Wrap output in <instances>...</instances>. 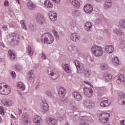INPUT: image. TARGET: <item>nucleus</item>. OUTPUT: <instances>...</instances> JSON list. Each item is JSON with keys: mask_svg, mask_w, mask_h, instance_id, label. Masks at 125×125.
I'll list each match as a JSON object with an SVG mask.
<instances>
[{"mask_svg": "<svg viewBox=\"0 0 125 125\" xmlns=\"http://www.w3.org/2000/svg\"><path fill=\"white\" fill-rule=\"evenodd\" d=\"M77 68V72L78 74H82L84 71V65L80 62L75 61L73 62Z\"/></svg>", "mask_w": 125, "mask_h": 125, "instance_id": "4", "label": "nucleus"}, {"mask_svg": "<svg viewBox=\"0 0 125 125\" xmlns=\"http://www.w3.org/2000/svg\"><path fill=\"white\" fill-rule=\"evenodd\" d=\"M36 19L40 25H43L45 23V18L40 14H37L36 16Z\"/></svg>", "mask_w": 125, "mask_h": 125, "instance_id": "9", "label": "nucleus"}, {"mask_svg": "<svg viewBox=\"0 0 125 125\" xmlns=\"http://www.w3.org/2000/svg\"><path fill=\"white\" fill-rule=\"evenodd\" d=\"M53 6V4L50 1H49L48 4L47 5V8H51Z\"/></svg>", "mask_w": 125, "mask_h": 125, "instance_id": "45", "label": "nucleus"}, {"mask_svg": "<svg viewBox=\"0 0 125 125\" xmlns=\"http://www.w3.org/2000/svg\"><path fill=\"white\" fill-rule=\"evenodd\" d=\"M16 69L17 70V71H21V70L23 69V67L20 65H17L16 66Z\"/></svg>", "mask_w": 125, "mask_h": 125, "instance_id": "48", "label": "nucleus"}, {"mask_svg": "<svg viewBox=\"0 0 125 125\" xmlns=\"http://www.w3.org/2000/svg\"><path fill=\"white\" fill-rule=\"evenodd\" d=\"M22 120L23 122V124L25 125H31V118L28 117L27 114H22Z\"/></svg>", "mask_w": 125, "mask_h": 125, "instance_id": "10", "label": "nucleus"}, {"mask_svg": "<svg viewBox=\"0 0 125 125\" xmlns=\"http://www.w3.org/2000/svg\"><path fill=\"white\" fill-rule=\"evenodd\" d=\"M33 76H34V71L33 70H30L28 72V80L31 82L36 81V78L33 77Z\"/></svg>", "mask_w": 125, "mask_h": 125, "instance_id": "19", "label": "nucleus"}, {"mask_svg": "<svg viewBox=\"0 0 125 125\" xmlns=\"http://www.w3.org/2000/svg\"><path fill=\"white\" fill-rule=\"evenodd\" d=\"M121 42V46H122V48H125V40H122Z\"/></svg>", "mask_w": 125, "mask_h": 125, "instance_id": "51", "label": "nucleus"}, {"mask_svg": "<svg viewBox=\"0 0 125 125\" xmlns=\"http://www.w3.org/2000/svg\"><path fill=\"white\" fill-rule=\"evenodd\" d=\"M4 4L5 6H8V1L7 0L5 1V2H4Z\"/></svg>", "mask_w": 125, "mask_h": 125, "instance_id": "62", "label": "nucleus"}, {"mask_svg": "<svg viewBox=\"0 0 125 125\" xmlns=\"http://www.w3.org/2000/svg\"><path fill=\"white\" fill-rule=\"evenodd\" d=\"M0 114H1L2 116L4 115V109H3L2 106H0Z\"/></svg>", "mask_w": 125, "mask_h": 125, "instance_id": "43", "label": "nucleus"}, {"mask_svg": "<svg viewBox=\"0 0 125 125\" xmlns=\"http://www.w3.org/2000/svg\"><path fill=\"white\" fill-rule=\"evenodd\" d=\"M97 94L98 96H102V95H103V93H102L101 91H98Z\"/></svg>", "mask_w": 125, "mask_h": 125, "instance_id": "58", "label": "nucleus"}, {"mask_svg": "<svg viewBox=\"0 0 125 125\" xmlns=\"http://www.w3.org/2000/svg\"><path fill=\"white\" fill-rule=\"evenodd\" d=\"M10 93V88L4 83H0V94L8 95Z\"/></svg>", "mask_w": 125, "mask_h": 125, "instance_id": "2", "label": "nucleus"}, {"mask_svg": "<svg viewBox=\"0 0 125 125\" xmlns=\"http://www.w3.org/2000/svg\"><path fill=\"white\" fill-rule=\"evenodd\" d=\"M91 118L90 117H83L82 119L83 120V121H89Z\"/></svg>", "mask_w": 125, "mask_h": 125, "instance_id": "50", "label": "nucleus"}, {"mask_svg": "<svg viewBox=\"0 0 125 125\" xmlns=\"http://www.w3.org/2000/svg\"><path fill=\"white\" fill-rule=\"evenodd\" d=\"M91 50L93 52V54L97 57H99L103 54V50L102 49V48L99 46L96 45H93L91 48Z\"/></svg>", "mask_w": 125, "mask_h": 125, "instance_id": "3", "label": "nucleus"}, {"mask_svg": "<svg viewBox=\"0 0 125 125\" xmlns=\"http://www.w3.org/2000/svg\"><path fill=\"white\" fill-rule=\"evenodd\" d=\"M33 123L36 125H40L42 122V118L39 115H35L33 117Z\"/></svg>", "mask_w": 125, "mask_h": 125, "instance_id": "17", "label": "nucleus"}, {"mask_svg": "<svg viewBox=\"0 0 125 125\" xmlns=\"http://www.w3.org/2000/svg\"><path fill=\"white\" fill-rule=\"evenodd\" d=\"M28 51L29 56H33V55H34V51H33V48H32L30 46H28Z\"/></svg>", "mask_w": 125, "mask_h": 125, "instance_id": "34", "label": "nucleus"}, {"mask_svg": "<svg viewBox=\"0 0 125 125\" xmlns=\"http://www.w3.org/2000/svg\"><path fill=\"white\" fill-rule=\"evenodd\" d=\"M84 83H86V84H88V85H89L90 86H92L93 87V86L91 84V83L89 82H87L86 81H84Z\"/></svg>", "mask_w": 125, "mask_h": 125, "instance_id": "57", "label": "nucleus"}, {"mask_svg": "<svg viewBox=\"0 0 125 125\" xmlns=\"http://www.w3.org/2000/svg\"><path fill=\"white\" fill-rule=\"evenodd\" d=\"M120 125H125V120H121L120 121Z\"/></svg>", "mask_w": 125, "mask_h": 125, "instance_id": "61", "label": "nucleus"}, {"mask_svg": "<svg viewBox=\"0 0 125 125\" xmlns=\"http://www.w3.org/2000/svg\"><path fill=\"white\" fill-rule=\"evenodd\" d=\"M119 25L121 28H125V20H121L119 21Z\"/></svg>", "mask_w": 125, "mask_h": 125, "instance_id": "39", "label": "nucleus"}, {"mask_svg": "<svg viewBox=\"0 0 125 125\" xmlns=\"http://www.w3.org/2000/svg\"><path fill=\"white\" fill-rule=\"evenodd\" d=\"M83 104L87 109H92L95 106L94 103L89 100H85L83 102Z\"/></svg>", "mask_w": 125, "mask_h": 125, "instance_id": "12", "label": "nucleus"}, {"mask_svg": "<svg viewBox=\"0 0 125 125\" xmlns=\"http://www.w3.org/2000/svg\"><path fill=\"white\" fill-rule=\"evenodd\" d=\"M26 1H27V5L29 9H33V8H35L36 7V4L32 2L31 0H26Z\"/></svg>", "mask_w": 125, "mask_h": 125, "instance_id": "22", "label": "nucleus"}, {"mask_svg": "<svg viewBox=\"0 0 125 125\" xmlns=\"http://www.w3.org/2000/svg\"><path fill=\"white\" fill-rule=\"evenodd\" d=\"M42 59L45 60L46 59V57L45 56V54L42 53Z\"/></svg>", "mask_w": 125, "mask_h": 125, "instance_id": "54", "label": "nucleus"}, {"mask_svg": "<svg viewBox=\"0 0 125 125\" xmlns=\"http://www.w3.org/2000/svg\"><path fill=\"white\" fill-rule=\"evenodd\" d=\"M49 0H46V1L44 2V5H45V6H46V7H47V5L48 4V2H49Z\"/></svg>", "mask_w": 125, "mask_h": 125, "instance_id": "60", "label": "nucleus"}, {"mask_svg": "<svg viewBox=\"0 0 125 125\" xmlns=\"http://www.w3.org/2000/svg\"><path fill=\"white\" fill-rule=\"evenodd\" d=\"M3 30L4 31H7V30H8V28L7 27V25H5L3 26Z\"/></svg>", "mask_w": 125, "mask_h": 125, "instance_id": "52", "label": "nucleus"}, {"mask_svg": "<svg viewBox=\"0 0 125 125\" xmlns=\"http://www.w3.org/2000/svg\"><path fill=\"white\" fill-rule=\"evenodd\" d=\"M52 1H54L55 3H60V0H52Z\"/></svg>", "mask_w": 125, "mask_h": 125, "instance_id": "59", "label": "nucleus"}, {"mask_svg": "<svg viewBox=\"0 0 125 125\" xmlns=\"http://www.w3.org/2000/svg\"><path fill=\"white\" fill-rule=\"evenodd\" d=\"M18 114H19V116H20L21 115V114H22V110L19 108L18 110Z\"/></svg>", "mask_w": 125, "mask_h": 125, "instance_id": "63", "label": "nucleus"}, {"mask_svg": "<svg viewBox=\"0 0 125 125\" xmlns=\"http://www.w3.org/2000/svg\"><path fill=\"white\" fill-rule=\"evenodd\" d=\"M53 68L51 67H49L47 69V73L48 75L52 76V75H53Z\"/></svg>", "mask_w": 125, "mask_h": 125, "instance_id": "38", "label": "nucleus"}, {"mask_svg": "<svg viewBox=\"0 0 125 125\" xmlns=\"http://www.w3.org/2000/svg\"><path fill=\"white\" fill-rule=\"evenodd\" d=\"M46 95L49 96V97H52V94H51V92L50 90H48L46 92Z\"/></svg>", "mask_w": 125, "mask_h": 125, "instance_id": "46", "label": "nucleus"}, {"mask_svg": "<svg viewBox=\"0 0 125 125\" xmlns=\"http://www.w3.org/2000/svg\"><path fill=\"white\" fill-rule=\"evenodd\" d=\"M101 106L102 107H107V106H109V103H108V100H105L102 102L101 103Z\"/></svg>", "mask_w": 125, "mask_h": 125, "instance_id": "32", "label": "nucleus"}, {"mask_svg": "<svg viewBox=\"0 0 125 125\" xmlns=\"http://www.w3.org/2000/svg\"><path fill=\"white\" fill-rule=\"evenodd\" d=\"M20 23L21 25L22 29L26 30V31L28 30V28H26V25L25 24V21L24 20L21 21Z\"/></svg>", "mask_w": 125, "mask_h": 125, "instance_id": "35", "label": "nucleus"}, {"mask_svg": "<svg viewBox=\"0 0 125 125\" xmlns=\"http://www.w3.org/2000/svg\"><path fill=\"white\" fill-rule=\"evenodd\" d=\"M105 82L109 83L110 82V75L108 73H105L104 75Z\"/></svg>", "mask_w": 125, "mask_h": 125, "instance_id": "40", "label": "nucleus"}, {"mask_svg": "<svg viewBox=\"0 0 125 125\" xmlns=\"http://www.w3.org/2000/svg\"><path fill=\"white\" fill-rule=\"evenodd\" d=\"M28 28L32 32H34L35 30H37V26L34 23H29L28 24Z\"/></svg>", "mask_w": 125, "mask_h": 125, "instance_id": "27", "label": "nucleus"}, {"mask_svg": "<svg viewBox=\"0 0 125 125\" xmlns=\"http://www.w3.org/2000/svg\"><path fill=\"white\" fill-rule=\"evenodd\" d=\"M54 35H55V37L57 38V39H59V36H58V33H57V32L55 31L54 32Z\"/></svg>", "mask_w": 125, "mask_h": 125, "instance_id": "55", "label": "nucleus"}, {"mask_svg": "<svg viewBox=\"0 0 125 125\" xmlns=\"http://www.w3.org/2000/svg\"><path fill=\"white\" fill-rule=\"evenodd\" d=\"M72 95L77 101H81V100L83 99V96H82V94L78 92H73Z\"/></svg>", "mask_w": 125, "mask_h": 125, "instance_id": "16", "label": "nucleus"}, {"mask_svg": "<svg viewBox=\"0 0 125 125\" xmlns=\"http://www.w3.org/2000/svg\"><path fill=\"white\" fill-rule=\"evenodd\" d=\"M118 103L120 105H125V93L123 91L119 93Z\"/></svg>", "mask_w": 125, "mask_h": 125, "instance_id": "6", "label": "nucleus"}, {"mask_svg": "<svg viewBox=\"0 0 125 125\" xmlns=\"http://www.w3.org/2000/svg\"><path fill=\"white\" fill-rule=\"evenodd\" d=\"M63 68L66 73H67V74L71 73V67H70V65H69V64H65L63 66Z\"/></svg>", "mask_w": 125, "mask_h": 125, "instance_id": "26", "label": "nucleus"}, {"mask_svg": "<svg viewBox=\"0 0 125 125\" xmlns=\"http://www.w3.org/2000/svg\"><path fill=\"white\" fill-rule=\"evenodd\" d=\"M92 28V24L90 22H87L85 24V28L87 32L90 31V29Z\"/></svg>", "mask_w": 125, "mask_h": 125, "instance_id": "24", "label": "nucleus"}, {"mask_svg": "<svg viewBox=\"0 0 125 125\" xmlns=\"http://www.w3.org/2000/svg\"><path fill=\"white\" fill-rule=\"evenodd\" d=\"M72 4L74 7H80L81 6V3L79 1L75 0L72 1Z\"/></svg>", "mask_w": 125, "mask_h": 125, "instance_id": "28", "label": "nucleus"}, {"mask_svg": "<svg viewBox=\"0 0 125 125\" xmlns=\"http://www.w3.org/2000/svg\"><path fill=\"white\" fill-rule=\"evenodd\" d=\"M51 79H52V80H57V79H58V75H56V74H54V72L53 73V74H52V75H51Z\"/></svg>", "mask_w": 125, "mask_h": 125, "instance_id": "41", "label": "nucleus"}, {"mask_svg": "<svg viewBox=\"0 0 125 125\" xmlns=\"http://www.w3.org/2000/svg\"><path fill=\"white\" fill-rule=\"evenodd\" d=\"M111 63L114 66H119V65H121V62L120 61V59L118 58L116 56H114V55H112L111 56Z\"/></svg>", "mask_w": 125, "mask_h": 125, "instance_id": "8", "label": "nucleus"}, {"mask_svg": "<svg viewBox=\"0 0 125 125\" xmlns=\"http://www.w3.org/2000/svg\"><path fill=\"white\" fill-rule=\"evenodd\" d=\"M80 125H89V124L86 122H81L80 123Z\"/></svg>", "mask_w": 125, "mask_h": 125, "instance_id": "53", "label": "nucleus"}, {"mask_svg": "<svg viewBox=\"0 0 125 125\" xmlns=\"http://www.w3.org/2000/svg\"><path fill=\"white\" fill-rule=\"evenodd\" d=\"M10 37L11 39V45H15V44H17V42H19V41H20L19 35L17 33H13L11 34Z\"/></svg>", "mask_w": 125, "mask_h": 125, "instance_id": "5", "label": "nucleus"}, {"mask_svg": "<svg viewBox=\"0 0 125 125\" xmlns=\"http://www.w3.org/2000/svg\"><path fill=\"white\" fill-rule=\"evenodd\" d=\"M8 55L11 60H15L16 58L15 54L13 52V50H10L8 51Z\"/></svg>", "mask_w": 125, "mask_h": 125, "instance_id": "21", "label": "nucleus"}, {"mask_svg": "<svg viewBox=\"0 0 125 125\" xmlns=\"http://www.w3.org/2000/svg\"><path fill=\"white\" fill-rule=\"evenodd\" d=\"M70 40L73 42H78L80 40V36L77 33H73L70 36Z\"/></svg>", "mask_w": 125, "mask_h": 125, "instance_id": "20", "label": "nucleus"}, {"mask_svg": "<svg viewBox=\"0 0 125 125\" xmlns=\"http://www.w3.org/2000/svg\"><path fill=\"white\" fill-rule=\"evenodd\" d=\"M41 110L42 113H47L48 112V104H47V103H46V101L44 100L41 103Z\"/></svg>", "mask_w": 125, "mask_h": 125, "instance_id": "11", "label": "nucleus"}, {"mask_svg": "<svg viewBox=\"0 0 125 125\" xmlns=\"http://www.w3.org/2000/svg\"><path fill=\"white\" fill-rule=\"evenodd\" d=\"M66 93H67V90L65 88H63V87H60L58 91V95L60 97L63 98L66 95Z\"/></svg>", "mask_w": 125, "mask_h": 125, "instance_id": "14", "label": "nucleus"}, {"mask_svg": "<svg viewBox=\"0 0 125 125\" xmlns=\"http://www.w3.org/2000/svg\"><path fill=\"white\" fill-rule=\"evenodd\" d=\"M11 75L12 76L13 78H15L16 77V74H15V72L14 71H12L11 73Z\"/></svg>", "mask_w": 125, "mask_h": 125, "instance_id": "56", "label": "nucleus"}, {"mask_svg": "<svg viewBox=\"0 0 125 125\" xmlns=\"http://www.w3.org/2000/svg\"><path fill=\"white\" fill-rule=\"evenodd\" d=\"M72 14L73 16H75V17H77L78 16H80L81 15V12H79L78 10H75L74 11H73Z\"/></svg>", "mask_w": 125, "mask_h": 125, "instance_id": "36", "label": "nucleus"}, {"mask_svg": "<svg viewBox=\"0 0 125 125\" xmlns=\"http://www.w3.org/2000/svg\"><path fill=\"white\" fill-rule=\"evenodd\" d=\"M47 124H50L52 123V125H57V120L54 118H50L49 120L47 121Z\"/></svg>", "mask_w": 125, "mask_h": 125, "instance_id": "25", "label": "nucleus"}, {"mask_svg": "<svg viewBox=\"0 0 125 125\" xmlns=\"http://www.w3.org/2000/svg\"><path fill=\"white\" fill-rule=\"evenodd\" d=\"M83 91L84 95L85 96H86V97H88V98L92 97V95H93V90L92 89L85 87L83 88Z\"/></svg>", "mask_w": 125, "mask_h": 125, "instance_id": "7", "label": "nucleus"}, {"mask_svg": "<svg viewBox=\"0 0 125 125\" xmlns=\"http://www.w3.org/2000/svg\"><path fill=\"white\" fill-rule=\"evenodd\" d=\"M116 82L117 83H118V84H125V78L124 75H120V76L118 77V79L116 80Z\"/></svg>", "mask_w": 125, "mask_h": 125, "instance_id": "15", "label": "nucleus"}, {"mask_svg": "<svg viewBox=\"0 0 125 125\" xmlns=\"http://www.w3.org/2000/svg\"><path fill=\"white\" fill-rule=\"evenodd\" d=\"M41 41L44 43L50 44L53 42L54 38L51 33H45L42 36Z\"/></svg>", "mask_w": 125, "mask_h": 125, "instance_id": "1", "label": "nucleus"}, {"mask_svg": "<svg viewBox=\"0 0 125 125\" xmlns=\"http://www.w3.org/2000/svg\"><path fill=\"white\" fill-rule=\"evenodd\" d=\"M110 53H114V52H116V51H115V48H114V46H113L112 45H110Z\"/></svg>", "mask_w": 125, "mask_h": 125, "instance_id": "44", "label": "nucleus"}, {"mask_svg": "<svg viewBox=\"0 0 125 125\" xmlns=\"http://www.w3.org/2000/svg\"><path fill=\"white\" fill-rule=\"evenodd\" d=\"M84 10L87 13H91L93 11V7L90 4H86L84 6Z\"/></svg>", "mask_w": 125, "mask_h": 125, "instance_id": "13", "label": "nucleus"}, {"mask_svg": "<svg viewBox=\"0 0 125 125\" xmlns=\"http://www.w3.org/2000/svg\"><path fill=\"white\" fill-rule=\"evenodd\" d=\"M49 16L51 21H55L57 19V13H55V12H49Z\"/></svg>", "mask_w": 125, "mask_h": 125, "instance_id": "18", "label": "nucleus"}, {"mask_svg": "<svg viewBox=\"0 0 125 125\" xmlns=\"http://www.w3.org/2000/svg\"><path fill=\"white\" fill-rule=\"evenodd\" d=\"M105 50L106 53L110 54V46L109 45L106 46L105 47Z\"/></svg>", "mask_w": 125, "mask_h": 125, "instance_id": "42", "label": "nucleus"}, {"mask_svg": "<svg viewBox=\"0 0 125 125\" xmlns=\"http://www.w3.org/2000/svg\"><path fill=\"white\" fill-rule=\"evenodd\" d=\"M84 76L85 78H88V77L90 76V72H89V70L87 69L84 70Z\"/></svg>", "mask_w": 125, "mask_h": 125, "instance_id": "37", "label": "nucleus"}, {"mask_svg": "<svg viewBox=\"0 0 125 125\" xmlns=\"http://www.w3.org/2000/svg\"><path fill=\"white\" fill-rule=\"evenodd\" d=\"M100 121L103 123L105 125H110V123H109V118H104L103 119H101L100 117Z\"/></svg>", "mask_w": 125, "mask_h": 125, "instance_id": "23", "label": "nucleus"}, {"mask_svg": "<svg viewBox=\"0 0 125 125\" xmlns=\"http://www.w3.org/2000/svg\"><path fill=\"white\" fill-rule=\"evenodd\" d=\"M72 4L74 7H80L81 6V3L79 1L75 0L72 1Z\"/></svg>", "mask_w": 125, "mask_h": 125, "instance_id": "29", "label": "nucleus"}, {"mask_svg": "<svg viewBox=\"0 0 125 125\" xmlns=\"http://www.w3.org/2000/svg\"><path fill=\"white\" fill-rule=\"evenodd\" d=\"M110 7V0H105L104 1V9H107Z\"/></svg>", "mask_w": 125, "mask_h": 125, "instance_id": "31", "label": "nucleus"}, {"mask_svg": "<svg viewBox=\"0 0 125 125\" xmlns=\"http://www.w3.org/2000/svg\"><path fill=\"white\" fill-rule=\"evenodd\" d=\"M113 32L116 33L117 36H122L123 35V31H122V30L120 28H115Z\"/></svg>", "mask_w": 125, "mask_h": 125, "instance_id": "30", "label": "nucleus"}, {"mask_svg": "<svg viewBox=\"0 0 125 125\" xmlns=\"http://www.w3.org/2000/svg\"><path fill=\"white\" fill-rule=\"evenodd\" d=\"M102 70H106L107 69V64H104L101 65Z\"/></svg>", "mask_w": 125, "mask_h": 125, "instance_id": "49", "label": "nucleus"}, {"mask_svg": "<svg viewBox=\"0 0 125 125\" xmlns=\"http://www.w3.org/2000/svg\"><path fill=\"white\" fill-rule=\"evenodd\" d=\"M65 119V116L62 115L59 116V120L60 121V122H62V121H63V120Z\"/></svg>", "mask_w": 125, "mask_h": 125, "instance_id": "47", "label": "nucleus"}, {"mask_svg": "<svg viewBox=\"0 0 125 125\" xmlns=\"http://www.w3.org/2000/svg\"><path fill=\"white\" fill-rule=\"evenodd\" d=\"M18 88H19L21 90L24 91L25 90V85L22 83H20L18 85Z\"/></svg>", "mask_w": 125, "mask_h": 125, "instance_id": "33", "label": "nucleus"}, {"mask_svg": "<svg viewBox=\"0 0 125 125\" xmlns=\"http://www.w3.org/2000/svg\"><path fill=\"white\" fill-rule=\"evenodd\" d=\"M0 45L2 46V47H5V45L3 43H1Z\"/></svg>", "mask_w": 125, "mask_h": 125, "instance_id": "64", "label": "nucleus"}]
</instances>
